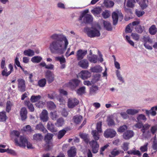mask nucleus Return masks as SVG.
I'll list each match as a JSON object with an SVG mask.
<instances>
[{
  "label": "nucleus",
  "mask_w": 157,
  "mask_h": 157,
  "mask_svg": "<svg viewBox=\"0 0 157 157\" xmlns=\"http://www.w3.org/2000/svg\"><path fill=\"white\" fill-rule=\"evenodd\" d=\"M137 119L138 121H140L142 120L145 121L147 120V118L144 115L140 114L138 116Z\"/></svg>",
  "instance_id": "nucleus-53"
},
{
  "label": "nucleus",
  "mask_w": 157,
  "mask_h": 157,
  "mask_svg": "<svg viewBox=\"0 0 157 157\" xmlns=\"http://www.w3.org/2000/svg\"><path fill=\"white\" fill-rule=\"evenodd\" d=\"M102 122L101 121L98 122L96 125V129L97 131H98L99 133H101L102 132Z\"/></svg>",
  "instance_id": "nucleus-48"
},
{
  "label": "nucleus",
  "mask_w": 157,
  "mask_h": 157,
  "mask_svg": "<svg viewBox=\"0 0 157 157\" xmlns=\"http://www.w3.org/2000/svg\"><path fill=\"white\" fill-rule=\"evenodd\" d=\"M127 129V126L126 125H123L119 127V128L118 129L117 132L121 133L123 132Z\"/></svg>",
  "instance_id": "nucleus-51"
},
{
  "label": "nucleus",
  "mask_w": 157,
  "mask_h": 157,
  "mask_svg": "<svg viewBox=\"0 0 157 157\" xmlns=\"http://www.w3.org/2000/svg\"><path fill=\"white\" fill-rule=\"evenodd\" d=\"M14 65H17L18 67H20L21 70L23 71H24V68L22 67L20 65V62L18 60V57L17 56L15 60Z\"/></svg>",
  "instance_id": "nucleus-49"
},
{
  "label": "nucleus",
  "mask_w": 157,
  "mask_h": 157,
  "mask_svg": "<svg viewBox=\"0 0 157 157\" xmlns=\"http://www.w3.org/2000/svg\"><path fill=\"white\" fill-rule=\"evenodd\" d=\"M82 119V116L80 115H76L74 116L73 117V121L77 124H78L80 123Z\"/></svg>",
  "instance_id": "nucleus-21"
},
{
  "label": "nucleus",
  "mask_w": 157,
  "mask_h": 157,
  "mask_svg": "<svg viewBox=\"0 0 157 157\" xmlns=\"http://www.w3.org/2000/svg\"><path fill=\"white\" fill-rule=\"evenodd\" d=\"M33 138L34 140L36 141H40L43 138V136L41 135L39 133H36L34 135Z\"/></svg>",
  "instance_id": "nucleus-43"
},
{
  "label": "nucleus",
  "mask_w": 157,
  "mask_h": 157,
  "mask_svg": "<svg viewBox=\"0 0 157 157\" xmlns=\"http://www.w3.org/2000/svg\"><path fill=\"white\" fill-rule=\"evenodd\" d=\"M112 18L113 20V25H116L118 19V15L116 12H113L112 15Z\"/></svg>",
  "instance_id": "nucleus-23"
},
{
  "label": "nucleus",
  "mask_w": 157,
  "mask_h": 157,
  "mask_svg": "<svg viewBox=\"0 0 157 157\" xmlns=\"http://www.w3.org/2000/svg\"><path fill=\"white\" fill-rule=\"evenodd\" d=\"M136 3L135 1H132V0H128L126 3V6L130 8H133Z\"/></svg>",
  "instance_id": "nucleus-42"
},
{
  "label": "nucleus",
  "mask_w": 157,
  "mask_h": 157,
  "mask_svg": "<svg viewBox=\"0 0 157 157\" xmlns=\"http://www.w3.org/2000/svg\"><path fill=\"white\" fill-rule=\"evenodd\" d=\"M144 43H147V42L150 43L151 42V40L149 37H145L144 36L143 38Z\"/></svg>",
  "instance_id": "nucleus-63"
},
{
  "label": "nucleus",
  "mask_w": 157,
  "mask_h": 157,
  "mask_svg": "<svg viewBox=\"0 0 157 157\" xmlns=\"http://www.w3.org/2000/svg\"><path fill=\"white\" fill-rule=\"evenodd\" d=\"M101 67L100 66H96L92 67L91 71L93 72H100L101 71Z\"/></svg>",
  "instance_id": "nucleus-45"
},
{
  "label": "nucleus",
  "mask_w": 157,
  "mask_h": 157,
  "mask_svg": "<svg viewBox=\"0 0 157 157\" xmlns=\"http://www.w3.org/2000/svg\"><path fill=\"white\" fill-rule=\"evenodd\" d=\"M42 58L40 56H35L31 59V61L33 63H39L42 60Z\"/></svg>",
  "instance_id": "nucleus-39"
},
{
  "label": "nucleus",
  "mask_w": 157,
  "mask_h": 157,
  "mask_svg": "<svg viewBox=\"0 0 157 157\" xmlns=\"http://www.w3.org/2000/svg\"><path fill=\"white\" fill-rule=\"evenodd\" d=\"M55 58L56 60L60 62V64L65 63L66 62V59L63 56H62V57H56Z\"/></svg>",
  "instance_id": "nucleus-44"
},
{
  "label": "nucleus",
  "mask_w": 157,
  "mask_h": 157,
  "mask_svg": "<svg viewBox=\"0 0 157 157\" xmlns=\"http://www.w3.org/2000/svg\"><path fill=\"white\" fill-rule=\"evenodd\" d=\"M134 132L132 130H127L126 132H124L123 134V138L126 140H128L133 136Z\"/></svg>",
  "instance_id": "nucleus-16"
},
{
  "label": "nucleus",
  "mask_w": 157,
  "mask_h": 157,
  "mask_svg": "<svg viewBox=\"0 0 157 157\" xmlns=\"http://www.w3.org/2000/svg\"><path fill=\"white\" fill-rule=\"evenodd\" d=\"M24 54L25 56H32L34 55V52L30 49H28L24 51Z\"/></svg>",
  "instance_id": "nucleus-34"
},
{
  "label": "nucleus",
  "mask_w": 157,
  "mask_h": 157,
  "mask_svg": "<svg viewBox=\"0 0 157 157\" xmlns=\"http://www.w3.org/2000/svg\"><path fill=\"white\" fill-rule=\"evenodd\" d=\"M80 78L83 80H85L90 77L91 73L88 71L82 70L79 74Z\"/></svg>",
  "instance_id": "nucleus-12"
},
{
  "label": "nucleus",
  "mask_w": 157,
  "mask_h": 157,
  "mask_svg": "<svg viewBox=\"0 0 157 157\" xmlns=\"http://www.w3.org/2000/svg\"><path fill=\"white\" fill-rule=\"evenodd\" d=\"M7 119L5 111L0 112V122H5Z\"/></svg>",
  "instance_id": "nucleus-30"
},
{
  "label": "nucleus",
  "mask_w": 157,
  "mask_h": 157,
  "mask_svg": "<svg viewBox=\"0 0 157 157\" xmlns=\"http://www.w3.org/2000/svg\"><path fill=\"white\" fill-rule=\"evenodd\" d=\"M102 11L101 8L99 7H96L91 10V12L94 15H98Z\"/></svg>",
  "instance_id": "nucleus-37"
},
{
  "label": "nucleus",
  "mask_w": 157,
  "mask_h": 157,
  "mask_svg": "<svg viewBox=\"0 0 157 157\" xmlns=\"http://www.w3.org/2000/svg\"><path fill=\"white\" fill-rule=\"evenodd\" d=\"M64 123V120L62 118H59L57 121L56 124L57 125L58 127L62 126Z\"/></svg>",
  "instance_id": "nucleus-52"
},
{
  "label": "nucleus",
  "mask_w": 157,
  "mask_h": 157,
  "mask_svg": "<svg viewBox=\"0 0 157 157\" xmlns=\"http://www.w3.org/2000/svg\"><path fill=\"white\" fill-rule=\"evenodd\" d=\"M27 111L25 107H23L21 108L20 113L21 119L22 121H25L27 119Z\"/></svg>",
  "instance_id": "nucleus-13"
},
{
  "label": "nucleus",
  "mask_w": 157,
  "mask_h": 157,
  "mask_svg": "<svg viewBox=\"0 0 157 157\" xmlns=\"http://www.w3.org/2000/svg\"><path fill=\"white\" fill-rule=\"evenodd\" d=\"M117 134L116 132L113 129L108 128L104 132V136L106 138H113Z\"/></svg>",
  "instance_id": "nucleus-6"
},
{
  "label": "nucleus",
  "mask_w": 157,
  "mask_h": 157,
  "mask_svg": "<svg viewBox=\"0 0 157 157\" xmlns=\"http://www.w3.org/2000/svg\"><path fill=\"white\" fill-rule=\"evenodd\" d=\"M100 133L96 130H93L92 131L91 134L94 140H93L89 142V144L92 148L93 153H96L98 152L99 148V145L97 142V140L100 138Z\"/></svg>",
  "instance_id": "nucleus-2"
},
{
  "label": "nucleus",
  "mask_w": 157,
  "mask_h": 157,
  "mask_svg": "<svg viewBox=\"0 0 157 157\" xmlns=\"http://www.w3.org/2000/svg\"><path fill=\"white\" fill-rule=\"evenodd\" d=\"M105 5L106 7L111 8L114 6V2L112 1H110L108 2H106Z\"/></svg>",
  "instance_id": "nucleus-58"
},
{
  "label": "nucleus",
  "mask_w": 157,
  "mask_h": 157,
  "mask_svg": "<svg viewBox=\"0 0 157 157\" xmlns=\"http://www.w3.org/2000/svg\"><path fill=\"white\" fill-rule=\"evenodd\" d=\"M109 146V145L108 144H106L104 146L101 147L100 150V154L101 155H103V151H104Z\"/></svg>",
  "instance_id": "nucleus-64"
},
{
  "label": "nucleus",
  "mask_w": 157,
  "mask_h": 157,
  "mask_svg": "<svg viewBox=\"0 0 157 157\" xmlns=\"http://www.w3.org/2000/svg\"><path fill=\"white\" fill-rule=\"evenodd\" d=\"M51 37L52 39L56 40V41L63 40L64 42H65L66 47L67 44H69L67 38L63 35L55 34L52 35L51 36Z\"/></svg>",
  "instance_id": "nucleus-7"
},
{
  "label": "nucleus",
  "mask_w": 157,
  "mask_h": 157,
  "mask_svg": "<svg viewBox=\"0 0 157 157\" xmlns=\"http://www.w3.org/2000/svg\"><path fill=\"white\" fill-rule=\"evenodd\" d=\"M45 77L49 84L52 83L54 80L55 75L53 72L49 70H47L45 72Z\"/></svg>",
  "instance_id": "nucleus-8"
},
{
  "label": "nucleus",
  "mask_w": 157,
  "mask_h": 157,
  "mask_svg": "<svg viewBox=\"0 0 157 157\" xmlns=\"http://www.w3.org/2000/svg\"><path fill=\"white\" fill-rule=\"evenodd\" d=\"M47 129L52 132H56L57 128L55 127L54 124L51 121H48L47 124Z\"/></svg>",
  "instance_id": "nucleus-17"
},
{
  "label": "nucleus",
  "mask_w": 157,
  "mask_h": 157,
  "mask_svg": "<svg viewBox=\"0 0 157 157\" xmlns=\"http://www.w3.org/2000/svg\"><path fill=\"white\" fill-rule=\"evenodd\" d=\"M101 14L104 18L106 19L110 16V12L108 10H105L102 12Z\"/></svg>",
  "instance_id": "nucleus-36"
},
{
  "label": "nucleus",
  "mask_w": 157,
  "mask_h": 157,
  "mask_svg": "<svg viewBox=\"0 0 157 157\" xmlns=\"http://www.w3.org/2000/svg\"><path fill=\"white\" fill-rule=\"evenodd\" d=\"M138 112V110L135 109H128L126 111L127 113L131 115H134L137 113Z\"/></svg>",
  "instance_id": "nucleus-38"
},
{
  "label": "nucleus",
  "mask_w": 157,
  "mask_h": 157,
  "mask_svg": "<svg viewBox=\"0 0 157 157\" xmlns=\"http://www.w3.org/2000/svg\"><path fill=\"white\" fill-rule=\"evenodd\" d=\"M36 129L42 131L44 133H46L47 132V130L41 123H40L36 125Z\"/></svg>",
  "instance_id": "nucleus-24"
},
{
  "label": "nucleus",
  "mask_w": 157,
  "mask_h": 157,
  "mask_svg": "<svg viewBox=\"0 0 157 157\" xmlns=\"http://www.w3.org/2000/svg\"><path fill=\"white\" fill-rule=\"evenodd\" d=\"M47 106L50 109H54L56 107V105L52 101H49L47 103Z\"/></svg>",
  "instance_id": "nucleus-50"
},
{
  "label": "nucleus",
  "mask_w": 157,
  "mask_h": 157,
  "mask_svg": "<svg viewBox=\"0 0 157 157\" xmlns=\"http://www.w3.org/2000/svg\"><path fill=\"white\" fill-rule=\"evenodd\" d=\"M63 40L54 41L50 44L49 48L52 52L57 51L60 54H63L66 50L68 45L66 47L65 42H64V47H63Z\"/></svg>",
  "instance_id": "nucleus-1"
},
{
  "label": "nucleus",
  "mask_w": 157,
  "mask_h": 157,
  "mask_svg": "<svg viewBox=\"0 0 157 157\" xmlns=\"http://www.w3.org/2000/svg\"><path fill=\"white\" fill-rule=\"evenodd\" d=\"M150 130L152 134L154 135L157 132V125L152 126Z\"/></svg>",
  "instance_id": "nucleus-56"
},
{
  "label": "nucleus",
  "mask_w": 157,
  "mask_h": 157,
  "mask_svg": "<svg viewBox=\"0 0 157 157\" xmlns=\"http://www.w3.org/2000/svg\"><path fill=\"white\" fill-rule=\"evenodd\" d=\"M18 90L21 92L25 91L26 86L25 81L22 78H19L17 80Z\"/></svg>",
  "instance_id": "nucleus-9"
},
{
  "label": "nucleus",
  "mask_w": 157,
  "mask_h": 157,
  "mask_svg": "<svg viewBox=\"0 0 157 157\" xmlns=\"http://www.w3.org/2000/svg\"><path fill=\"white\" fill-rule=\"evenodd\" d=\"M51 117L53 120H56L58 117L56 111L51 112L50 113Z\"/></svg>",
  "instance_id": "nucleus-54"
},
{
  "label": "nucleus",
  "mask_w": 157,
  "mask_h": 157,
  "mask_svg": "<svg viewBox=\"0 0 157 157\" xmlns=\"http://www.w3.org/2000/svg\"><path fill=\"white\" fill-rule=\"evenodd\" d=\"M67 132V131L63 129L60 130L57 135V137L59 139H61Z\"/></svg>",
  "instance_id": "nucleus-31"
},
{
  "label": "nucleus",
  "mask_w": 157,
  "mask_h": 157,
  "mask_svg": "<svg viewBox=\"0 0 157 157\" xmlns=\"http://www.w3.org/2000/svg\"><path fill=\"white\" fill-rule=\"evenodd\" d=\"M89 60L90 62L96 63L97 62L98 59L97 56H93L89 58Z\"/></svg>",
  "instance_id": "nucleus-61"
},
{
  "label": "nucleus",
  "mask_w": 157,
  "mask_h": 157,
  "mask_svg": "<svg viewBox=\"0 0 157 157\" xmlns=\"http://www.w3.org/2000/svg\"><path fill=\"white\" fill-rule=\"evenodd\" d=\"M107 122L108 125L109 126H111L115 124L114 120L110 117H108Z\"/></svg>",
  "instance_id": "nucleus-46"
},
{
  "label": "nucleus",
  "mask_w": 157,
  "mask_h": 157,
  "mask_svg": "<svg viewBox=\"0 0 157 157\" xmlns=\"http://www.w3.org/2000/svg\"><path fill=\"white\" fill-rule=\"evenodd\" d=\"M67 153L68 157H75L76 155V149L74 147H71Z\"/></svg>",
  "instance_id": "nucleus-18"
},
{
  "label": "nucleus",
  "mask_w": 157,
  "mask_h": 157,
  "mask_svg": "<svg viewBox=\"0 0 157 157\" xmlns=\"http://www.w3.org/2000/svg\"><path fill=\"white\" fill-rule=\"evenodd\" d=\"M12 136H14L15 145L18 146H25L26 141V138L24 136H20L19 132L17 130H13L10 133Z\"/></svg>",
  "instance_id": "nucleus-3"
},
{
  "label": "nucleus",
  "mask_w": 157,
  "mask_h": 157,
  "mask_svg": "<svg viewBox=\"0 0 157 157\" xmlns=\"http://www.w3.org/2000/svg\"><path fill=\"white\" fill-rule=\"evenodd\" d=\"M53 135L52 134L48 133L45 136L44 139L46 143L49 142L50 140L53 137Z\"/></svg>",
  "instance_id": "nucleus-47"
},
{
  "label": "nucleus",
  "mask_w": 157,
  "mask_h": 157,
  "mask_svg": "<svg viewBox=\"0 0 157 157\" xmlns=\"http://www.w3.org/2000/svg\"><path fill=\"white\" fill-rule=\"evenodd\" d=\"M148 145L147 143H145L143 146H141L140 148V150L142 152H144L147 150V146Z\"/></svg>",
  "instance_id": "nucleus-57"
},
{
  "label": "nucleus",
  "mask_w": 157,
  "mask_h": 157,
  "mask_svg": "<svg viewBox=\"0 0 157 157\" xmlns=\"http://www.w3.org/2000/svg\"><path fill=\"white\" fill-rule=\"evenodd\" d=\"M81 83L80 80L77 78H73L70 80L69 81L65 84L66 87H68L72 91H75Z\"/></svg>",
  "instance_id": "nucleus-5"
},
{
  "label": "nucleus",
  "mask_w": 157,
  "mask_h": 157,
  "mask_svg": "<svg viewBox=\"0 0 157 157\" xmlns=\"http://www.w3.org/2000/svg\"><path fill=\"white\" fill-rule=\"evenodd\" d=\"M121 151L117 150L116 148L114 149L111 152V154L109 155V157H115L119 154Z\"/></svg>",
  "instance_id": "nucleus-32"
},
{
  "label": "nucleus",
  "mask_w": 157,
  "mask_h": 157,
  "mask_svg": "<svg viewBox=\"0 0 157 157\" xmlns=\"http://www.w3.org/2000/svg\"><path fill=\"white\" fill-rule=\"evenodd\" d=\"M149 32L151 35H155L157 32V29L155 25H152L149 28Z\"/></svg>",
  "instance_id": "nucleus-29"
},
{
  "label": "nucleus",
  "mask_w": 157,
  "mask_h": 157,
  "mask_svg": "<svg viewBox=\"0 0 157 157\" xmlns=\"http://www.w3.org/2000/svg\"><path fill=\"white\" fill-rule=\"evenodd\" d=\"M41 98V96L40 95L37 96L32 95L30 98V101L32 103L38 101Z\"/></svg>",
  "instance_id": "nucleus-28"
},
{
  "label": "nucleus",
  "mask_w": 157,
  "mask_h": 157,
  "mask_svg": "<svg viewBox=\"0 0 157 157\" xmlns=\"http://www.w3.org/2000/svg\"><path fill=\"white\" fill-rule=\"evenodd\" d=\"M46 84V80L45 78H43L40 79L38 82V85L40 87H44Z\"/></svg>",
  "instance_id": "nucleus-27"
},
{
  "label": "nucleus",
  "mask_w": 157,
  "mask_h": 157,
  "mask_svg": "<svg viewBox=\"0 0 157 157\" xmlns=\"http://www.w3.org/2000/svg\"><path fill=\"white\" fill-rule=\"evenodd\" d=\"M87 34L88 36L90 37H94L99 36L100 34L99 31L95 29L93 30L88 29L87 31Z\"/></svg>",
  "instance_id": "nucleus-10"
},
{
  "label": "nucleus",
  "mask_w": 157,
  "mask_h": 157,
  "mask_svg": "<svg viewBox=\"0 0 157 157\" xmlns=\"http://www.w3.org/2000/svg\"><path fill=\"white\" fill-rule=\"evenodd\" d=\"M131 36L133 39L136 40H138L140 38L139 35L136 33H132Z\"/></svg>",
  "instance_id": "nucleus-62"
},
{
  "label": "nucleus",
  "mask_w": 157,
  "mask_h": 157,
  "mask_svg": "<svg viewBox=\"0 0 157 157\" xmlns=\"http://www.w3.org/2000/svg\"><path fill=\"white\" fill-rule=\"evenodd\" d=\"M44 103L42 101H39L38 102L35 104L36 106L38 108H42L44 105Z\"/></svg>",
  "instance_id": "nucleus-59"
},
{
  "label": "nucleus",
  "mask_w": 157,
  "mask_h": 157,
  "mask_svg": "<svg viewBox=\"0 0 157 157\" xmlns=\"http://www.w3.org/2000/svg\"><path fill=\"white\" fill-rule=\"evenodd\" d=\"M80 137L83 139V141L86 144L89 143L90 140L89 138L88 135L87 134L82 133L80 135Z\"/></svg>",
  "instance_id": "nucleus-25"
},
{
  "label": "nucleus",
  "mask_w": 157,
  "mask_h": 157,
  "mask_svg": "<svg viewBox=\"0 0 157 157\" xmlns=\"http://www.w3.org/2000/svg\"><path fill=\"white\" fill-rule=\"evenodd\" d=\"M103 24L105 28L108 31H111L112 29V27L111 24L109 22L104 21Z\"/></svg>",
  "instance_id": "nucleus-33"
},
{
  "label": "nucleus",
  "mask_w": 157,
  "mask_h": 157,
  "mask_svg": "<svg viewBox=\"0 0 157 157\" xmlns=\"http://www.w3.org/2000/svg\"><path fill=\"white\" fill-rule=\"evenodd\" d=\"M79 66L83 69H86L89 66V63L86 59L80 60L78 63Z\"/></svg>",
  "instance_id": "nucleus-19"
},
{
  "label": "nucleus",
  "mask_w": 157,
  "mask_h": 157,
  "mask_svg": "<svg viewBox=\"0 0 157 157\" xmlns=\"http://www.w3.org/2000/svg\"><path fill=\"white\" fill-rule=\"evenodd\" d=\"M1 73V74L3 77H7L11 74L10 72L8 71L7 72V69L6 67H5L3 69Z\"/></svg>",
  "instance_id": "nucleus-41"
},
{
  "label": "nucleus",
  "mask_w": 157,
  "mask_h": 157,
  "mask_svg": "<svg viewBox=\"0 0 157 157\" xmlns=\"http://www.w3.org/2000/svg\"><path fill=\"white\" fill-rule=\"evenodd\" d=\"M148 0H140L139 4L143 10L146 9L148 6Z\"/></svg>",
  "instance_id": "nucleus-20"
},
{
  "label": "nucleus",
  "mask_w": 157,
  "mask_h": 157,
  "mask_svg": "<svg viewBox=\"0 0 157 157\" xmlns=\"http://www.w3.org/2000/svg\"><path fill=\"white\" fill-rule=\"evenodd\" d=\"M88 12V10H84L78 18V20H82L83 18V23L86 24L91 23L93 21V18L91 15L87 14Z\"/></svg>",
  "instance_id": "nucleus-4"
},
{
  "label": "nucleus",
  "mask_w": 157,
  "mask_h": 157,
  "mask_svg": "<svg viewBox=\"0 0 157 157\" xmlns=\"http://www.w3.org/2000/svg\"><path fill=\"white\" fill-rule=\"evenodd\" d=\"M129 143L128 142H124L121 147L122 149L124 151H127L128 149V146Z\"/></svg>",
  "instance_id": "nucleus-55"
},
{
  "label": "nucleus",
  "mask_w": 157,
  "mask_h": 157,
  "mask_svg": "<svg viewBox=\"0 0 157 157\" xmlns=\"http://www.w3.org/2000/svg\"><path fill=\"white\" fill-rule=\"evenodd\" d=\"M132 26L131 23H129L127 25L125 29V32L126 33H130L132 32V30L131 29Z\"/></svg>",
  "instance_id": "nucleus-60"
},
{
  "label": "nucleus",
  "mask_w": 157,
  "mask_h": 157,
  "mask_svg": "<svg viewBox=\"0 0 157 157\" xmlns=\"http://www.w3.org/2000/svg\"><path fill=\"white\" fill-rule=\"evenodd\" d=\"M13 103L10 101H8L6 103V111L8 113H9L11 110Z\"/></svg>",
  "instance_id": "nucleus-35"
},
{
  "label": "nucleus",
  "mask_w": 157,
  "mask_h": 157,
  "mask_svg": "<svg viewBox=\"0 0 157 157\" xmlns=\"http://www.w3.org/2000/svg\"><path fill=\"white\" fill-rule=\"evenodd\" d=\"M86 50H82L79 49L77 51V58L78 60H81L87 54Z\"/></svg>",
  "instance_id": "nucleus-14"
},
{
  "label": "nucleus",
  "mask_w": 157,
  "mask_h": 157,
  "mask_svg": "<svg viewBox=\"0 0 157 157\" xmlns=\"http://www.w3.org/2000/svg\"><path fill=\"white\" fill-rule=\"evenodd\" d=\"M41 120L43 122H46L48 120V113L45 109L42 110L40 116Z\"/></svg>",
  "instance_id": "nucleus-15"
},
{
  "label": "nucleus",
  "mask_w": 157,
  "mask_h": 157,
  "mask_svg": "<svg viewBox=\"0 0 157 157\" xmlns=\"http://www.w3.org/2000/svg\"><path fill=\"white\" fill-rule=\"evenodd\" d=\"M79 103V101L76 98H70L68 99L67 105L70 108H74Z\"/></svg>",
  "instance_id": "nucleus-11"
},
{
  "label": "nucleus",
  "mask_w": 157,
  "mask_h": 157,
  "mask_svg": "<svg viewBox=\"0 0 157 157\" xmlns=\"http://www.w3.org/2000/svg\"><path fill=\"white\" fill-rule=\"evenodd\" d=\"M86 87L83 86L79 88L77 90L76 89L75 91H76V93L79 95H82L85 93V92Z\"/></svg>",
  "instance_id": "nucleus-26"
},
{
  "label": "nucleus",
  "mask_w": 157,
  "mask_h": 157,
  "mask_svg": "<svg viewBox=\"0 0 157 157\" xmlns=\"http://www.w3.org/2000/svg\"><path fill=\"white\" fill-rule=\"evenodd\" d=\"M150 126V125L148 124H146L144 125H143L142 128L141 129V131L143 134H144L146 131L149 129Z\"/></svg>",
  "instance_id": "nucleus-40"
},
{
  "label": "nucleus",
  "mask_w": 157,
  "mask_h": 157,
  "mask_svg": "<svg viewBox=\"0 0 157 157\" xmlns=\"http://www.w3.org/2000/svg\"><path fill=\"white\" fill-rule=\"evenodd\" d=\"M25 105L27 106L29 110L31 112H33L34 110V108L33 104L30 102L29 101L26 100L25 101Z\"/></svg>",
  "instance_id": "nucleus-22"
}]
</instances>
